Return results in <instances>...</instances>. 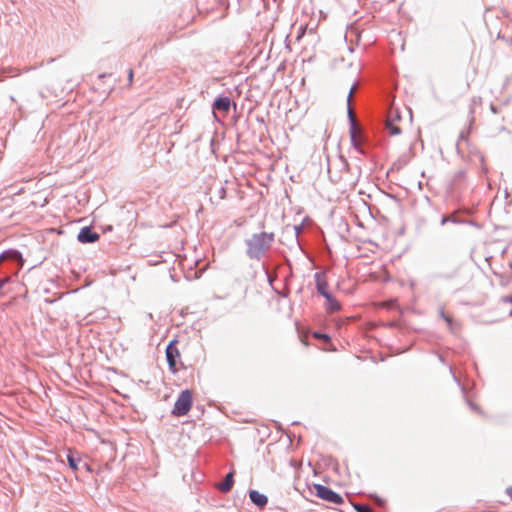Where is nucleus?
Instances as JSON below:
<instances>
[{"label": "nucleus", "mask_w": 512, "mask_h": 512, "mask_svg": "<svg viewBox=\"0 0 512 512\" xmlns=\"http://www.w3.org/2000/svg\"><path fill=\"white\" fill-rule=\"evenodd\" d=\"M192 407V393L190 390H184L176 400L172 414L175 416L186 415Z\"/></svg>", "instance_id": "f03ea898"}, {"label": "nucleus", "mask_w": 512, "mask_h": 512, "mask_svg": "<svg viewBox=\"0 0 512 512\" xmlns=\"http://www.w3.org/2000/svg\"><path fill=\"white\" fill-rule=\"evenodd\" d=\"M7 258L18 259V258H20V254L17 251H12L7 254H3L0 256V262H2L3 260H5Z\"/></svg>", "instance_id": "ddd939ff"}, {"label": "nucleus", "mask_w": 512, "mask_h": 512, "mask_svg": "<svg viewBox=\"0 0 512 512\" xmlns=\"http://www.w3.org/2000/svg\"><path fill=\"white\" fill-rule=\"evenodd\" d=\"M274 240L271 233L261 232L254 234L247 240V253L251 258H259L266 250H268Z\"/></svg>", "instance_id": "f257e3e1"}, {"label": "nucleus", "mask_w": 512, "mask_h": 512, "mask_svg": "<svg viewBox=\"0 0 512 512\" xmlns=\"http://www.w3.org/2000/svg\"><path fill=\"white\" fill-rule=\"evenodd\" d=\"M313 487L315 490V494L322 500L333 503V504H337V505L343 503L342 496L339 495L338 493L334 492L329 487H326L321 484H314Z\"/></svg>", "instance_id": "7ed1b4c3"}, {"label": "nucleus", "mask_w": 512, "mask_h": 512, "mask_svg": "<svg viewBox=\"0 0 512 512\" xmlns=\"http://www.w3.org/2000/svg\"><path fill=\"white\" fill-rule=\"evenodd\" d=\"M177 341H171L166 348V358L171 372H177L176 359L180 356V352L177 348Z\"/></svg>", "instance_id": "20e7f679"}, {"label": "nucleus", "mask_w": 512, "mask_h": 512, "mask_svg": "<svg viewBox=\"0 0 512 512\" xmlns=\"http://www.w3.org/2000/svg\"><path fill=\"white\" fill-rule=\"evenodd\" d=\"M325 299L327 301V307H328L330 312H334V311H339L340 310L339 302L331 294L326 295Z\"/></svg>", "instance_id": "9b49d317"}, {"label": "nucleus", "mask_w": 512, "mask_h": 512, "mask_svg": "<svg viewBox=\"0 0 512 512\" xmlns=\"http://www.w3.org/2000/svg\"><path fill=\"white\" fill-rule=\"evenodd\" d=\"M441 315L443 317V319L447 322V324L451 327L452 326V318L448 315H446L443 311L441 312Z\"/></svg>", "instance_id": "dca6fc26"}, {"label": "nucleus", "mask_w": 512, "mask_h": 512, "mask_svg": "<svg viewBox=\"0 0 512 512\" xmlns=\"http://www.w3.org/2000/svg\"><path fill=\"white\" fill-rule=\"evenodd\" d=\"M449 221H453V222L455 221V218L453 215L444 216L441 220V224L444 225Z\"/></svg>", "instance_id": "2eb2a0df"}, {"label": "nucleus", "mask_w": 512, "mask_h": 512, "mask_svg": "<svg viewBox=\"0 0 512 512\" xmlns=\"http://www.w3.org/2000/svg\"><path fill=\"white\" fill-rule=\"evenodd\" d=\"M99 239V234L93 232L90 227H84L78 234V240L81 243H93Z\"/></svg>", "instance_id": "39448f33"}, {"label": "nucleus", "mask_w": 512, "mask_h": 512, "mask_svg": "<svg viewBox=\"0 0 512 512\" xmlns=\"http://www.w3.org/2000/svg\"><path fill=\"white\" fill-rule=\"evenodd\" d=\"M354 508L357 512H374L370 506L364 504H355Z\"/></svg>", "instance_id": "4468645a"}, {"label": "nucleus", "mask_w": 512, "mask_h": 512, "mask_svg": "<svg viewBox=\"0 0 512 512\" xmlns=\"http://www.w3.org/2000/svg\"><path fill=\"white\" fill-rule=\"evenodd\" d=\"M133 77H134V72H133V70H132V69H130V70L128 71V80H129V85H131V84H132V82H133Z\"/></svg>", "instance_id": "f3484780"}, {"label": "nucleus", "mask_w": 512, "mask_h": 512, "mask_svg": "<svg viewBox=\"0 0 512 512\" xmlns=\"http://www.w3.org/2000/svg\"><path fill=\"white\" fill-rule=\"evenodd\" d=\"M233 484H234V474L233 472H229L224 481L217 484V488L223 492V493H227L231 490V488L233 487Z\"/></svg>", "instance_id": "1a4fd4ad"}, {"label": "nucleus", "mask_w": 512, "mask_h": 512, "mask_svg": "<svg viewBox=\"0 0 512 512\" xmlns=\"http://www.w3.org/2000/svg\"><path fill=\"white\" fill-rule=\"evenodd\" d=\"M9 281V278H4V279H1L0 278V289Z\"/></svg>", "instance_id": "6ab92c4d"}, {"label": "nucleus", "mask_w": 512, "mask_h": 512, "mask_svg": "<svg viewBox=\"0 0 512 512\" xmlns=\"http://www.w3.org/2000/svg\"><path fill=\"white\" fill-rule=\"evenodd\" d=\"M67 461L70 466V468L74 471L78 470V462L80 461L79 458L74 457L71 451H69L67 455Z\"/></svg>", "instance_id": "f8f14e48"}, {"label": "nucleus", "mask_w": 512, "mask_h": 512, "mask_svg": "<svg viewBox=\"0 0 512 512\" xmlns=\"http://www.w3.org/2000/svg\"><path fill=\"white\" fill-rule=\"evenodd\" d=\"M249 497L250 500L259 508L265 507L268 503V498L257 490H251L249 492Z\"/></svg>", "instance_id": "0eeeda50"}, {"label": "nucleus", "mask_w": 512, "mask_h": 512, "mask_svg": "<svg viewBox=\"0 0 512 512\" xmlns=\"http://www.w3.org/2000/svg\"><path fill=\"white\" fill-rule=\"evenodd\" d=\"M231 100L228 97H219L213 104V108L216 110L228 112L230 109Z\"/></svg>", "instance_id": "9d476101"}, {"label": "nucleus", "mask_w": 512, "mask_h": 512, "mask_svg": "<svg viewBox=\"0 0 512 512\" xmlns=\"http://www.w3.org/2000/svg\"><path fill=\"white\" fill-rule=\"evenodd\" d=\"M508 301L512 303V295L508 298Z\"/></svg>", "instance_id": "4be33fe9"}, {"label": "nucleus", "mask_w": 512, "mask_h": 512, "mask_svg": "<svg viewBox=\"0 0 512 512\" xmlns=\"http://www.w3.org/2000/svg\"><path fill=\"white\" fill-rule=\"evenodd\" d=\"M316 279V288L317 291L325 297L326 295L330 294L328 292V281L326 279V276L322 273H316L315 274Z\"/></svg>", "instance_id": "423d86ee"}, {"label": "nucleus", "mask_w": 512, "mask_h": 512, "mask_svg": "<svg viewBox=\"0 0 512 512\" xmlns=\"http://www.w3.org/2000/svg\"><path fill=\"white\" fill-rule=\"evenodd\" d=\"M396 120H400V117H399L397 111H394V121H396Z\"/></svg>", "instance_id": "412c9836"}, {"label": "nucleus", "mask_w": 512, "mask_h": 512, "mask_svg": "<svg viewBox=\"0 0 512 512\" xmlns=\"http://www.w3.org/2000/svg\"><path fill=\"white\" fill-rule=\"evenodd\" d=\"M387 129L389 131V134L394 136L401 133V128L399 125H397L394 121V111H390L387 122H386Z\"/></svg>", "instance_id": "6e6552de"}, {"label": "nucleus", "mask_w": 512, "mask_h": 512, "mask_svg": "<svg viewBox=\"0 0 512 512\" xmlns=\"http://www.w3.org/2000/svg\"><path fill=\"white\" fill-rule=\"evenodd\" d=\"M355 91V88H351L350 92H349V95H348V98H347V101H348V104L351 102V99H352V95Z\"/></svg>", "instance_id": "a211bd4d"}, {"label": "nucleus", "mask_w": 512, "mask_h": 512, "mask_svg": "<svg viewBox=\"0 0 512 512\" xmlns=\"http://www.w3.org/2000/svg\"><path fill=\"white\" fill-rule=\"evenodd\" d=\"M506 493H507V495H508V496L511 498V500H512V486H511V487H508V488L506 489Z\"/></svg>", "instance_id": "aec40b11"}]
</instances>
